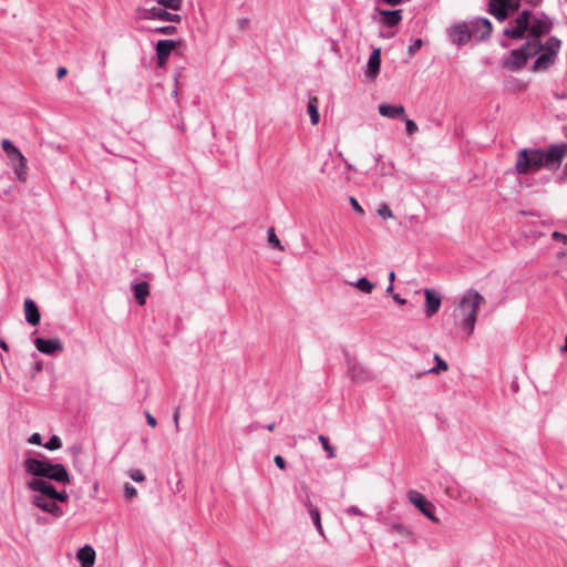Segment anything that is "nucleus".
Wrapping results in <instances>:
<instances>
[{"instance_id": "34", "label": "nucleus", "mask_w": 567, "mask_h": 567, "mask_svg": "<svg viewBox=\"0 0 567 567\" xmlns=\"http://www.w3.org/2000/svg\"><path fill=\"white\" fill-rule=\"evenodd\" d=\"M124 496L126 499H132L137 496V489L130 483H126L124 485Z\"/></svg>"}, {"instance_id": "16", "label": "nucleus", "mask_w": 567, "mask_h": 567, "mask_svg": "<svg viewBox=\"0 0 567 567\" xmlns=\"http://www.w3.org/2000/svg\"><path fill=\"white\" fill-rule=\"evenodd\" d=\"M96 553L91 545L81 547L76 553V559L81 567H93L95 564Z\"/></svg>"}, {"instance_id": "49", "label": "nucleus", "mask_w": 567, "mask_h": 567, "mask_svg": "<svg viewBox=\"0 0 567 567\" xmlns=\"http://www.w3.org/2000/svg\"><path fill=\"white\" fill-rule=\"evenodd\" d=\"M174 423H175V426L178 427V425H179V412L178 411H175V413H174Z\"/></svg>"}, {"instance_id": "24", "label": "nucleus", "mask_w": 567, "mask_h": 567, "mask_svg": "<svg viewBox=\"0 0 567 567\" xmlns=\"http://www.w3.org/2000/svg\"><path fill=\"white\" fill-rule=\"evenodd\" d=\"M134 296L141 306H144L146 298L150 295V285L146 281H142L133 285Z\"/></svg>"}, {"instance_id": "50", "label": "nucleus", "mask_w": 567, "mask_h": 567, "mask_svg": "<svg viewBox=\"0 0 567 567\" xmlns=\"http://www.w3.org/2000/svg\"><path fill=\"white\" fill-rule=\"evenodd\" d=\"M80 452H81V447H80V446H73V447H71V453H72V455L76 456V455H79V454H80Z\"/></svg>"}, {"instance_id": "6", "label": "nucleus", "mask_w": 567, "mask_h": 567, "mask_svg": "<svg viewBox=\"0 0 567 567\" xmlns=\"http://www.w3.org/2000/svg\"><path fill=\"white\" fill-rule=\"evenodd\" d=\"M560 49L561 41L556 37H550L545 42L539 40L529 41L532 56H536L530 70L533 72L549 70L555 64Z\"/></svg>"}, {"instance_id": "47", "label": "nucleus", "mask_w": 567, "mask_h": 567, "mask_svg": "<svg viewBox=\"0 0 567 567\" xmlns=\"http://www.w3.org/2000/svg\"><path fill=\"white\" fill-rule=\"evenodd\" d=\"M66 74V69L61 66L58 69L56 76L58 79H62Z\"/></svg>"}, {"instance_id": "56", "label": "nucleus", "mask_w": 567, "mask_h": 567, "mask_svg": "<svg viewBox=\"0 0 567 567\" xmlns=\"http://www.w3.org/2000/svg\"><path fill=\"white\" fill-rule=\"evenodd\" d=\"M342 159H343V158H342V154H339V155H338V157H337L336 159H333V162H334V163H337V162H338V163H341V161H342Z\"/></svg>"}, {"instance_id": "23", "label": "nucleus", "mask_w": 567, "mask_h": 567, "mask_svg": "<svg viewBox=\"0 0 567 567\" xmlns=\"http://www.w3.org/2000/svg\"><path fill=\"white\" fill-rule=\"evenodd\" d=\"M379 13L382 16L381 22L386 27H394L402 20L401 10H380Z\"/></svg>"}, {"instance_id": "39", "label": "nucleus", "mask_w": 567, "mask_h": 567, "mask_svg": "<svg viewBox=\"0 0 567 567\" xmlns=\"http://www.w3.org/2000/svg\"><path fill=\"white\" fill-rule=\"evenodd\" d=\"M350 204H351V206H352L354 212H357L360 215L364 214L363 208L361 207V205L359 204V202L354 197L350 198Z\"/></svg>"}, {"instance_id": "41", "label": "nucleus", "mask_w": 567, "mask_h": 567, "mask_svg": "<svg viewBox=\"0 0 567 567\" xmlns=\"http://www.w3.org/2000/svg\"><path fill=\"white\" fill-rule=\"evenodd\" d=\"M422 47V40L421 39H416L414 40V42L411 44V47L409 48V53L410 54H413L414 52H416L420 48Z\"/></svg>"}, {"instance_id": "20", "label": "nucleus", "mask_w": 567, "mask_h": 567, "mask_svg": "<svg viewBox=\"0 0 567 567\" xmlns=\"http://www.w3.org/2000/svg\"><path fill=\"white\" fill-rule=\"evenodd\" d=\"M380 115L388 118H399L403 117L405 114V109L403 105H391L388 103H382L378 107Z\"/></svg>"}, {"instance_id": "38", "label": "nucleus", "mask_w": 567, "mask_h": 567, "mask_svg": "<svg viewBox=\"0 0 567 567\" xmlns=\"http://www.w3.org/2000/svg\"><path fill=\"white\" fill-rule=\"evenodd\" d=\"M28 442L30 444H34V445H43L42 437L39 433H33L32 435H30L28 439Z\"/></svg>"}, {"instance_id": "13", "label": "nucleus", "mask_w": 567, "mask_h": 567, "mask_svg": "<svg viewBox=\"0 0 567 567\" xmlns=\"http://www.w3.org/2000/svg\"><path fill=\"white\" fill-rule=\"evenodd\" d=\"M471 25L472 38L485 40L491 35L492 23L486 18H476L468 22Z\"/></svg>"}, {"instance_id": "32", "label": "nucleus", "mask_w": 567, "mask_h": 567, "mask_svg": "<svg viewBox=\"0 0 567 567\" xmlns=\"http://www.w3.org/2000/svg\"><path fill=\"white\" fill-rule=\"evenodd\" d=\"M318 440L320 441L323 450L328 452V457H336L334 449L329 444L327 437L324 435H319Z\"/></svg>"}, {"instance_id": "11", "label": "nucleus", "mask_w": 567, "mask_h": 567, "mask_svg": "<svg viewBox=\"0 0 567 567\" xmlns=\"http://www.w3.org/2000/svg\"><path fill=\"white\" fill-rule=\"evenodd\" d=\"M517 9L515 0H491L489 12L499 21H504Z\"/></svg>"}, {"instance_id": "27", "label": "nucleus", "mask_w": 567, "mask_h": 567, "mask_svg": "<svg viewBox=\"0 0 567 567\" xmlns=\"http://www.w3.org/2000/svg\"><path fill=\"white\" fill-rule=\"evenodd\" d=\"M267 239L269 245H271L275 249L282 251L284 246L281 245L280 239L277 237L275 229L270 227L267 231Z\"/></svg>"}, {"instance_id": "42", "label": "nucleus", "mask_w": 567, "mask_h": 567, "mask_svg": "<svg viewBox=\"0 0 567 567\" xmlns=\"http://www.w3.org/2000/svg\"><path fill=\"white\" fill-rule=\"evenodd\" d=\"M302 504L307 507L308 513L311 511V507H316L310 499V496L308 494L305 495V497L301 498Z\"/></svg>"}, {"instance_id": "7", "label": "nucleus", "mask_w": 567, "mask_h": 567, "mask_svg": "<svg viewBox=\"0 0 567 567\" xmlns=\"http://www.w3.org/2000/svg\"><path fill=\"white\" fill-rule=\"evenodd\" d=\"M1 147L7 156V163L14 172L17 178L21 182L25 181L27 158L24 155L10 140H2Z\"/></svg>"}, {"instance_id": "31", "label": "nucleus", "mask_w": 567, "mask_h": 567, "mask_svg": "<svg viewBox=\"0 0 567 567\" xmlns=\"http://www.w3.org/2000/svg\"><path fill=\"white\" fill-rule=\"evenodd\" d=\"M377 213L384 220L392 219L394 217L392 214V210L390 209V207L386 204H381L378 207Z\"/></svg>"}, {"instance_id": "51", "label": "nucleus", "mask_w": 567, "mask_h": 567, "mask_svg": "<svg viewBox=\"0 0 567 567\" xmlns=\"http://www.w3.org/2000/svg\"><path fill=\"white\" fill-rule=\"evenodd\" d=\"M383 2H385L386 4H390V6H396L399 4L402 0H382Z\"/></svg>"}, {"instance_id": "19", "label": "nucleus", "mask_w": 567, "mask_h": 567, "mask_svg": "<svg viewBox=\"0 0 567 567\" xmlns=\"http://www.w3.org/2000/svg\"><path fill=\"white\" fill-rule=\"evenodd\" d=\"M548 31L549 24L546 21L529 16L528 33L533 40H539L538 38Z\"/></svg>"}, {"instance_id": "14", "label": "nucleus", "mask_w": 567, "mask_h": 567, "mask_svg": "<svg viewBox=\"0 0 567 567\" xmlns=\"http://www.w3.org/2000/svg\"><path fill=\"white\" fill-rule=\"evenodd\" d=\"M34 346L38 351L44 354H53L55 352L63 351V343L58 338L52 339H43L37 338L34 340Z\"/></svg>"}, {"instance_id": "25", "label": "nucleus", "mask_w": 567, "mask_h": 567, "mask_svg": "<svg viewBox=\"0 0 567 567\" xmlns=\"http://www.w3.org/2000/svg\"><path fill=\"white\" fill-rule=\"evenodd\" d=\"M349 286L358 289L359 291L370 295L375 288V284L370 281L367 277H361L355 281L349 282Z\"/></svg>"}, {"instance_id": "5", "label": "nucleus", "mask_w": 567, "mask_h": 567, "mask_svg": "<svg viewBox=\"0 0 567 567\" xmlns=\"http://www.w3.org/2000/svg\"><path fill=\"white\" fill-rule=\"evenodd\" d=\"M23 468L32 478H43L50 482L69 484L71 482L70 474L65 466L61 463H51L47 460L28 457L23 461Z\"/></svg>"}, {"instance_id": "3", "label": "nucleus", "mask_w": 567, "mask_h": 567, "mask_svg": "<svg viewBox=\"0 0 567 567\" xmlns=\"http://www.w3.org/2000/svg\"><path fill=\"white\" fill-rule=\"evenodd\" d=\"M482 303L483 297L476 290H468L454 309V322L463 336L471 337L473 334Z\"/></svg>"}, {"instance_id": "40", "label": "nucleus", "mask_w": 567, "mask_h": 567, "mask_svg": "<svg viewBox=\"0 0 567 567\" xmlns=\"http://www.w3.org/2000/svg\"><path fill=\"white\" fill-rule=\"evenodd\" d=\"M347 513L349 515L363 516V512L358 506H354V505L348 507Z\"/></svg>"}, {"instance_id": "12", "label": "nucleus", "mask_w": 567, "mask_h": 567, "mask_svg": "<svg viewBox=\"0 0 567 567\" xmlns=\"http://www.w3.org/2000/svg\"><path fill=\"white\" fill-rule=\"evenodd\" d=\"M529 25V12H522L518 18L515 20L513 27L506 28L504 30V35L513 39H520L526 31H528Z\"/></svg>"}, {"instance_id": "29", "label": "nucleus", "mask_w": 567, "mask_h": 567, "mask_svg": "<svg viewBox=\"0 0 567 567\" xmlns=\"http://www.w3.org/2000/svg\"><path fill=\"white\" fill-rule=\"evenodd\" d=\"M434 359L436 361V365L429 370L430 373L439 374L441 372L447 371V369H449L447 363L439 354H435Z\"/></svg>"}, {"instance_id": "35", "label": "nucleus", "mask_w": 567, "mask_h": 567, "mask_svg": "<svg viewBox=\"0 0 567 567\" xmlns=\"http://www.w3.org/2000/svg\"><path fill=\"white\" fill-rule=\"evenodd\" d=\"M404 123H405V131L409 135H413L414 133L417 132V125L415 124L414 121L410 120V118H406L404 117Z\"/></svg>"}, {"instance_id": "30", "label": "nucleus", "mask_w": 567, "mask_h": 567, "mask_svg": "<svg viewBox=\"0 0 567 567\" xmlns=\"http://www.w3.org/2000/svg\"><path fill=\"white\" fill-rule=\"evenodd\" d=\"M43 446L49 451H55L62 446V441L58 435H52L51 439L43 444Z\"/></svg>"}, {"instance_id": "44", "label": "nucleus", "mask_w": 567, "mask_h": 567, "mask_svg": "<svg viewBox=\"0 0 567 567\" xmlns=\"http://www.w3.org/2000/svg\"><path fill=\"white\" fill-rule=\"evenodd\" d=\"M145 416H146V422H147V424H148L150 426H152V427H155V426H156V424H157L156 419H155L151 413H148V412H146V415H145Z\"/></svg>"}, {"instance_id": "57", "label": "nucleus", "mask_w": 567, "mask_h": 567, "mask_svg": "<svg viewBox=\"0 0 567 567\" xmlns=\"http://www.w3.org/2000/svg\"><path fill=\"white\" fill-rule=\"evenodd\" d=\"M563 179L567 181V164L564 167V177H563Z\"/></svg>"}, {"instance_id": "28", "label": "nucleus", "mask_w": 567, "mask_h": 567, "mask_svg": "<svg viewBox=\"0 0 567 567\" xmlns=\"http://www.w3.org/2000/svg\"><path fill=\"white\" fill-rule=\"evenodd\" d=\"M309 515L316 526V529L317 532L323 536L324 535V532H323V527L321 525V519H320V513H319V509L317 507H311V511L309 512Z\"/></svg>"}, {"instance_id": "22", "label": "nucleus", "mask_w": 567, "mask_h": 567, "mask_svg": "<svg viewBox=\"0 0 567 567\" xmlns=\"http://www.w3.org/2000/svg\"><path fill=\"white\" fill-rule=\"evenodd\" d=\"M389 532L391 534L402 537L405 540H414L415 539V536H414V533L412 532V529L409 526L401 524V523L390 524Z\"/></svg>"}, {"instance_id": "55", "label": "nucleus", "mask_w": 567, "mask_h": 567, "mask_svg": "<svg viewBox=\"0 0 567 567\" xmlns=\"http://www.w3.org/2000/svg\"><path fill=\"white\" fill-rule=\"evenodd\" d=\"M266 429H267L268 431H270V432H271V431H274V429H275V423L268 424V425L266 426Z\"/></svg>"}, {"instance_id": "18", "label": "nucleus", "mask_w": 567, "mask_h": 567, "mask_svg": "<svg viewBox=\"0 0 567 567\" xmlns=\"http://www.w3.org/2000/svg\"><path fill=\"white\" fill-rule=\"evenodd\" d=\"M380 65H381V50L374 49L372 51V53L370 54V58L367 63L365 76L373 80L380 71Z\"/></svg>"}, {"instance_id": "17", "label": "nucleus", "mask_w": 567, "mask_h": 567, "mask_svg": "<svg viewBox=\"0 0 567 567\" xmlns=\"http://www.w3.org/2000/svg\"><path fill=\"white\" fill-rule=\"evenodd\" d=\"M176 48V42L173 40H159L156 43V54L158 64H164L168 56L171 55L172 51Z\"/></svg>"}, {"instance_id": "15", "label": "nucleus", "mask_w": 567, "mask_h": 567, "mask_svg": "<svg viewBox=\"0 0 567 567\" xmlns=\"http://www.w3.org/2000/svg\"><path fill=\"white\" fill-rule=\"evenodd\" d=\"M423 292L425 296L424 312L427 318H431L439 311V309L441 307L442 299L437 292H435L434 290H432L430 288H425L423 290Z\"/></svg>"}, {"instance_id": "26", "label": "nucleus", "mask_w": 567, "mask_h": 567, "mask_svg": "<svg viewBox=\"0 0 567 567\" xmlns=\"http://www.w3.org/2000/svg\"><path fill=\"white\" fill-rule=\"evenodd\" d=\"M307 112L310 116V122L312 125H317L320 121V115L318 111V99L317 97H310L308 105H307Z\"/></svg>"}, {"instance_id": "9", "label": "nucleus", "mask_w": 567, "mask_h": 567, "mask_svg": "<svg viewBox=\"0 0 567 567\" xmlns=\"http://www.w3.org/2000/svg\"><path fill=\"white\" fill-rule=\"evenodd\" d=\"M529 58H532V53L529 42H527L522 48L512 50L504 59V65L508 70L518 71L525 66Z\"/></svg>"}, {"instance_id": "37", "label": "nucleus", "mask_w": 567, "mask_h": 567, "mask_svg": "<svg viewBox=\"0 0 567 567\" xmlns=\"http://www.w3.org/2000/svg\"><path fill=\"white\" fill-rule=\"evenodd\" d=\"M551 238L556 241H560L563 244H567V235L566 234H563L560 231H554L551 234Z\"/></svg>"}, {"instance_id": "21", "label": "nucleus", "mask_w": 567, "mask_h": 567, "mask_svg": "<svg viewBox=\"0 0 567 567\" xmlns=\"http://www.w3.org/2000/svg\"><path fill=\"white\" fill-rule=\"evenodd\" d=\"M24 316H25V320L32 324V326H37L39 322H40V312H39V309L35 305V302L31 299H25L24 300Z\"/></svg>"}, {"instance_id": "8", "label": "nucleus", "mask_w": 567, "mask_h": 567, "mask_svg": "<svg viewBox=\"0 0 567 567\" xmlns=\"http://www.w3.org/2000/svg\"><path fill=\"white\" fill-rule=\"evenodd\" d=\"M408 499L431 522L439 523L435 515V506L432 502L425 498L423 494L417 491L411 489L406 494Z\"/></svg>"}, {"instance_id": "48", "label": "nucleus", "mask_w": 567, "mask_h": 567, "mask_svg": "<svg viewBox=\"0 0 567 567\" xmlns=\"http://www.w3.org/2000/svg\"><path fill=\"white\" fill-rule=\"evenodd\" d=\"M385 293H386V295H389V296H391V297H392V295H395V293L393 292V285H392V284H389V286H388V287H386V289H385Z\"/></svg>"}, {"instance_id": "58", "label": "nucleus", "mask_w": 567, "mask_h": 567, "mask_svg": "<svg viewBox=\"0 0 567 567\" xmlns=\"http://www.w3.org/2000/svg\"><path fill=\"white\" fill-rule=\"evenodd\" d=\"M563 351H567V334H566V338H565V344L564 347L561 348Z\"/></svg>"}, {"instance_id": "36", "label": "nucleus", "mask_w": 567, "mask_h": 567, "mask_svg": "<svg viewBox=\"0 0 567 567\" xmlns=\"http://www.w3.org/2000/svg\"><path fill=\"white\" fill-rule=\"evenodd\" d=\"M156 33L161 34H174L176 32V27L174 25H166L155 29Z\"/></svg>"}, {"instance_id": "54", "label": "nucleus", "mask_w": 567, "mask_h": 567, "mask_svg": "<svg viewBox=\"0 0 567 567\" xmlns=\"http://www.w3.org/2000/svg\"><path fill=\"white\" fill-rule=\"evenodd\" d=\"M0 348L7 351L8 350V344L4 341H1L0 342Z\"/></svg>"}, {"instance_id": "4", "label": "nucleus", "mask_w": 567, "mask_h": 567, "mask_svg": "<svg viewBox=\"0 0 567 567\" xmlns=\"http://www.w3.org/2000/svg\"><path fill=\"white\" fill-rule=\"evenodd\" d=\"M184 0H144L143 6L136 10V18L140 20H159L181 22L182 18L178 11L183 6Z\"/></svg>"}, {"instance_id": "10", "label": "nucleus", "mask_w": 567, "mask_h": 567, "mask_svg": "<svg viewBox=\"0 0 567 567\" xmlns=\"http://www.w3.org/2000/svg\"><path fill=\"white\" fill-rule=\"evenodd\" d=\"M447 37L453 44L464 45L472 39L468 22H458L447 29Z\"/></svg>"}, {"instance_id": "43", "label": "nucleus", "mask_w": 567, "mask_h": 567, "mask_svg": "<svg viewBox=\"0 0 567 567\" xmlns=\"http://www.w3.org/2000/svg\"><path fill=\"white\" fill-rule=\"evenodd\" d=\"M275 464L280 468V470H285L286 468V462L284 460L282 456L280 455H276L275 458Z\"/></svg>"}, {"instance_id": "2", "label": "nucleus", "mask_w": 567, "mask_h": 567, "mask_svg": "<svg viewBox=\"0 0 567 567\" xmlns=\"http://www.w3.org/2000/svg\"><path fill=\"white\" fill-rule=\"evenodd\" d=\"M567 153V144L551 146L548 151L524 148L517 153L515 168L518 174H528L542 167L556 168Z\"/></svg>"}, {"instance_id": "52", "label": "nucleus", "mask_w": 567, "mask_h": 567, "mask_svg": "<svg viewBox=\"0 0 567 567\" xmlns=\"http://www.w3.org/2000/svg\"><path fill=\"white\" fill-rule=\"evenodd\" d=\"M388 278H389V284L393 285L394 280H395V272L394 271H390Z\"/></svg>"}, {"instance_id": "45", "label": "nucleus", "mask_w": 567, "mask_h": 567, "mask_svg": "<svg viewBox=\"0 0 567 567\" xmlns=\"http://www.w3.org/2000/svg\"><path fill=\"white\" fill-rule=\"evenodd\" d=\"M344 163H346V168H344L346 173H348L349 171H352V169L354 171V168L351 164H349L347 161H344ZM349 179H350V175L347 174L343 178V182H348Z\"/></svg>"}, {"instance_id": "33", "label": "nucleus", "mask_w": 567, "mask_h": 567, "mask_svg": "<svg viewBox=\"0 0 567 567\" xmlns=\"http://www.w3.org/2000/svg\"><path fill=\"white\" fill-rule=\"evenodd\" d=\"M127 475L137 483H143L145 481V475L141 470L132 468L127 471Z\"/></svg>"}, {"instance_id": "53", "label": "nucleus", "mask_w": 567, "mask_h": 567, "mask_svg": "<svg viewBox=\"0 0 567 567\" xmlns=\"http://www.w3.org/2000/svg\"><path fill=\"white\" fill-rule=\"evenodd\" d=\"M238 23H239V27H240L241 29H244V28L248 24V20H246V19H240V20H238Z\"/></svg>"}, {"instance_id": "46", "label": "nucleus", "mask_w": 567, "mask_h": 567, "mask_svg": "<svg viewBox=\"0 0 567 567\" xmlns=\"http://www.w3.org/2000/svg\"><path fill=\"white\" fill-rule=\"evenodd\" d=\"M392 299L399 303L400 306H403L406 303V300L401 298L400 295L395 293V295H392Z\"/></svg>"}, {"instance_id": "1", "label": "nucleus", "mask_w": 567, "mask_h": 567, "mask_svg": "<svg viewBox=\"0 0 567 567\" xmlns=\"http://www.w3.org/2000/svg\"><path fill=\"white\" fill-rule=\"evenodd\" d=\"M30 503L52 518L59 519L64 515L61 506L68 503L69 494L65 489L58 491L52 482L43 478H30L25 482Z\"/></svg>"}]
</instances>
